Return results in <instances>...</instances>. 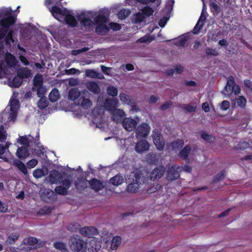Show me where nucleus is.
<instances>
[{"label": "nucleus", "mask_w": 252, "mask_h": 252, "mask_svg": "<svg viewBox=\"0 0 252 252\" xmlns=\"http://www.w3.org/2000/svg\"><path fill=\"white\" fill-rule=\"evenodd\" d=\"M0 40L4 39L5 45L10 47L14 43V32L11 28L16 22L17 15L11 7L0 8Z\"/></svg>", "instance_id": "nucleus-1"}, {"label": "nucleus", "mask_w": 252, "mask_h": 252, "mask_svg": "<svg viewBox=\"0 0 252 252\" xmlns=\"http://www.w3.org/2000/svg\"><path fill=\"white\" fill-rule=\"evenodd\" d=\"M70 250L74 252H87V246L83 238L78 235H72L69 240Z\"/></svg>", "instance_id": "nucleus-2"}, {"label": "nucleus", "mask_w": 252, "mask_h": 252, "mask_svg": "<svg viewBox=\"0 0 252 252\" xmlns=\"http://www.w3.org/2000/svg\"><path fill=\"white\" fill-rule=\"evenodd\" d=\"M240 87L235 84L234 77L231 75L229 76L224 88V92L222 93L225 95H230L233 93L234 94L238 95L240 93Z\"/></svg>", "instance_id": "nucleus-3"}, {"label": "nucleus", "mask_w": 252, "mask_h": 252, "mask_svg": "<svg viewBox=\"0 0 252 252\" xmlns=\"http://www.w3.org/2000/svg\"><path fill=\"white\" fill-rule=\"evenodd\" d=\"M130 176L132 181L127 185L126 191L129 193H135L139 188L141 175L138 173H134Z\"/></svg>", "instance_id": "nucleus-4"}, {"label": "nucleus", "mask_w": 252, "mask_h": 252, "mask_svg": "<svg viewBox=\"0 0 252 252\" xmlns=\"http://www.w3.org/2000/svg\"><path fill=\"white\" fill-rule=\"evenodd\" d=\"M152 136L157 149L159 151H162L164 148L165 141L161 132L158 129H154Z\"/></svg>", "instance_id": "nucleus-5"}, {"label": "nucleus", "mask_w": 252, "mask_h": 252, "mask_svg": "<svg viewBox=\"0 0 252 252\" xmlns=\"http://www.w3.org/2000/svg\"><path fill=\"white\" fill-rule=\"evenodd\" d=\"M183 171V167L174 164L168 167L167 170V179L170 181L177 180L180 177V173Z\"/></svg>", "instance_id": "nucleus-6"}, {"label": "nucleus", "mask_w": 252, "mask_h": 252, "mask_svg": "<svg viewBox=\"0 0 252 252\" xmlns=\"http://www.w3.org/2000/svg\"><path fill=\"white\" fill-rule=\"evenodd\" d=\"M150 126L147 123H143L138 126L136 130V136L138 138H144L147 136L150 131Z\"/></svg>", "instance_id": "nucleus-7"}, {"label": "nucleus", "mask_w": 252, "mask_h": 252, "mask_svg": "<svg viewBox=\"0 0 252 252\" xmlns=\"http://www.w3.org/2000/svg\"><path fill=\"white\" fill-rule=\"evenodd\" d=\"M137 124V122L136 120L129 117L124 118L122 121V125L124 128L128 131L133 130L136 128Z\"/></svg>", "instance_id": "nucleus-8"}, {"label": "nucleus", "mask_w": 252, "mask_h": 252, "mask_svg": "<svg viewBox=\"0 0 252 252\" xmlns=\"http://www.w3.org/2000/svg\"><path fill=\"white\" fill-rule=\"evenodd\" d=\"M165 168L163 166L156 167L151 172L149 179L151 181H156L159 179L164 174Z\"/></svg>", "instance_id": "nucleus-9"}, {"label": "nucleus", "mask_w": 252, "mask_h": 252, "mask_svg": "<svg viewBox=\"0 0 252 252\" xmlns=\"http://www.w3.org/2000/svg\"><path fill=\"white\" fill-rule=\"evenodd\" d=\"M80 233L82 235L89 238L98 234L97 229L93 226H87L80 229Z\"/></svg>", "instance_id": "nucleus-10"}, {"label": "nucleus", "mask_w": 252, "mask_h": 252, "mask_svg": "<svg viewBox=\"0 0 252 252\" xmlns=\"http://www.w3.org/2000/svg\"><path fill=\"white\" fill-rule=\"evenodd\" d=\"M87 181L89 182L91 189L95 192L101 190L104 188L102 182L95 178Z\"/></svg>", "instance_id": "nucleus-11"}, {"label": "nucleus", "mask_w": 252, "mask_h": 252, "mask_svg": "<svg viewBox=\"0 0 252 252\" xmlns=\"http://www.w3.org/2000/svg\"><path fill=\"white\" fill-rule=\"evenodd\" d=\"M49 11L51 13L53 16L58 19L59 15H62L63 16L65 14V12H67V9L66 8H61L56 5H54L51 7H48Z\"/></svg>", "instance_id": "nucleus-12"}, {"label": "nucleus", "mask_w": 252, "mask_h": 252, "mask_svg": "<svg viewBox=\"0 0 252 252\" xmlns=\"http://www.w3.org/2000/svg\"><path fill=\"white\" fill-rule=\"evenodd\" d=\"M119 101L117 98L106 99L104 102L106 109L111 113L118 105Z\"/></svg>", "instance_id": "nucleus-13"}, {"label": "nucleus", "mask_w": 252, "mask_h": 252, "mask_svg": "<svg viewBox=\"0 0 252 252\" xmlns=\"http://www.w3.org/2000/svg\"><path fill=\"white\" fill-rule=\"evenodd\" d=\"M85 86L87 89L95 94H100L101 90L98 84L94 81H88L86 83Z\"/></svg>", "instance_id": "nucleus-14"}, {"label": "nucleus", "mask_w": 252, "mask_h": 252, "mask_svg": "<svg viewBox=\"0 0 252 252\" xmlns=\"http://www.w3.org/2000/svg\"><path fill=\"white\" fill-rule=\"evenodd\" d=\"M64 20L66 23L71 27H75L78 24V22L74 16L70 14L69 11L67 9L65 14L63 15Z\"/></svg>", "instance_id": "nucleus-15"}, {"label": "nucleus", "mask_w": 252, "mask_h": 252, "mask_svg": "<svg viewBox=\"0 0 252 252\" xmlns=\"http://www.w3.org/2000/svg\"><path fill=\"white\" fill-rule=\"evenodd\" d=\"M49 178L51 184H57L58 181L62 180L63 176L59 171L54 170L50 172Z\"/></svg>", "instance_id": "nucleus-16"}, {"label": "nucleus", "mask_w": 252, "mask_h": 252, "mask_svg": "<svg viewBox=\"0 0 252 252\" xmlns=\"http://www.w3.org/2000/svg\"><path fill=\"white\" fill-rule=\"evenodd\" d=\"M135 149L137 153H142L149 150V144L147 140H143L137 143Z\"/></svg>", "instance_id": "nucleus-17"}, {"label": "nucleus", "mask_w": 252, "mask_h": 252, "mask_svg": "<svg viewBox=\"0 0 252 252\" xmlns=\"http://www.w3.org/2000/svg\"><path fill=\"white\" fill-rule=\"evenodd\" d=\"M77 18L82 26L92 27L94 25V22L89 18L85 17L83 13L79 15Z\"/></svg>", "instance_id": "nucleus-18"}, {"label": "nucleus", "mask_w": 252, "mask_h": 252, "mask_svg": "<svg viewBox=\"0 0 252 252\" xmlns=\"http://www.w3.org/2000/svg\"><path fill=\"white\" fill-rule=\"evenodd\" d=\"M28 147H29L24 146L18 148L16 152V156L19 158L21 159H25L29 156L30 153Z\"/></svg>", "instance_id": "nucleus-19"}, {"label": "nucleus", "mask_w": 252, "mask_h": 252, "mask_svg": "<svg viewBox=\"0 0 252 252\" xmlns=\"http://www.w3.org/2000/svg\"><path fill=\"white\" fill-rule=\"evenodd\" d=\"M111 114L113 120L117 122L121 121L126 115L125 111L120 109H116Z\"/></svg>", "instance_id": "nucleus-20"}, {"label": "nucleus", "mask_w": 252, "mask_h": 252, "mask_svg": "<svg viewBox=\"0 0 252 252\" xmlns=\"http://www.w3.org/2000/svg\"><path fill=\"white\" fill-rule=\"evenodd\" d=\"M81 92L76 88H71L68 92V98L72 101L78 99L81 96Z\"/></svg>", "instance_id": "nucleus-21"}, {"label": "nucleus", "mask_w": 252, "mask_h": 252, "mask_svg": "<svg viewBox=\"0 0 252 252\" xmlns=\"http://www.w3.org/2000/svg\"><path fill=\"white\" fill-rule=\"evenodd\" d=\"M190 151V146L189 145H187L180 151L178 154V156L184 160L188 159Z\"/></svg>", "instance_id": "nucleus-22"}, {"label": "nucleus", "mask_w": 252, "mask_h": 252, "mask_svg": "<svg viewBox=\"0 0 252 252\" xmlns=\"http://www.w3.org/2000/svg\"><path fill=\"white\" fill-rule=\"evenodd\" d=\"M95 32L98 34L104 35L109 31V28L106 24L96 25Z\"/></svg>", "instance_id": "nucleus-23"}, {"label": "nucleus", "mask_w": 252, "mask_h": 252, "mask_svg": "<svg viewBox=\"0 0 252 252\" xmlns=\"http://www.w3.org/2000/svg\"><path fill=\"white\" fill-rule=\"evenodd\" d=\"M5 61L7 65L9 67H14L16 64V58L11 53H9L6 55Z\"/></svg>", "instance_id": "nucleus-24"}, {"label": "nucleus", "mask_w": 252, "mask_h": 252, "mask_svg": "<svg viewBox=\"0 0 252 252\" xmlns=\"http://www.w3.org/2000/svg\"><path fill=\"white\" fill-rule=\"evenodd\" d=\"M31 71L28 68H23L18 70L17 75L23 80L24 78H28L31 76Z\"/></svg>", "instance_id": "nucleus-25"}, {"label": "nucleus", "mask_w": 252, "mask_h": 252, "mask_svg": "<svg viewBox=\"0 0 252 252\" xmlns=\"http://www.w3.org/2000/svg\"><path fill=\"white\" fill-rule=\"evenodd\" d=\"M144 188L146 190V193L151 194L155 192L156 191L160 189L162 187L159 184H154L153 186L151 187H150L148 185H145Z\"/></svg>", "instance_id": "nucleus-26"}, {"label": "nucleus", "mask_w": 252, "mask_h": 252, "mask_svg": "<svg viewBox=\"0 0 252 252\" xmlns=\"http://www.w3.org/2000/svg\"><path fill=\"white\" fill-rule=\"evenodd\" d=\"M110 182L113 185L117 186L121 185L123 183H124V179L123 176L121 174H119L111 178L110 179Z\"/></svg>", "instance_id": "nucleus-27"}, {"label": "nucleus", "mask_w": 252, "mask_h": 252, "mask_svg": "<svg viewBox=\"0 0 252 252\" xmlns=\"http://www.w3.org/2000/svg\"><path fill=\"white\" fill-rule=\"evenodd\" d=\"M146 160L149 164H155L157 163L158 159L155 154L150 153L147 155Z\"/></svg>", "instance_id": "nucleus-28"}, {"label": "nucleus", "mask_w": 252, "mask_h": 252, "mask_svg": "<svg viewBox=\"0 0 252 252\" xmlns=\"http://www.w3.org/2000/svg\"><path fill=\"white\" fill-rule=\"evenodd\" d=\"M53 246L56 249L62 252H69L66 248V244L63 242H55L53 244Z\"/></svg>", "instance_id": "nucleus-29"}, {"label": "nucleus", "mask_w": 252, "mask_h": 252, "mask_svg": "<svg viewBox=\"0 0 252 252\" xmlns=\"http://www.w3.org/2000/svg\"><path fill=\"white\" fill-rule=\"evenodd\" d=\"M170 146L173 150L179 149L182 148L184 145V141L182 139H178L172 141L170 144Z\"/></svg>", "instance_id": "nucleus-30"}, {"label": "nucleus", "mask_w": 252, "mask_h": 252, "mask_svg": "<svg viewBox=\"0 0 252 252\" xmlns=\"http://www.w3.org/2000/svg\"><path fill=\"white\" fill-rule=\"evenodd\" d=\"M90 246L89 249L91 252H97L100 250L101 244L99 242H96L93 240L90 242Z\"/></svg>", "instance_id": "nucleus-31"}, {"label": "nucleus", "mask_w": 252, "mask_h": 252, "mask_svg": "<svg viewBox=\"0 0 252 252\" xmlns=\"http://www.w3.org/2000/svg\"><path fill=\"white\" fill-rule=\"evenodd\" d=\"M49 98L52 102L57 101L60 98L58 90L57 89L52 90L49 95Z\"/></svg>", "instance_id": "nucleus-32"}, {"label": "nucleus", "mask_w": 252, "mask_h": 252, "mask_svg": "<svg viewBox=\"0 0 252 252\" xmlns=\"http://www.w3.org/2000/svg\"><path fill=\"white\" fill-rule=\"evenodd\" d=\"M14 165L24 175L28 174V172L27 167L21 160H17L16 161L14 162Z\"/></svg>", "instance_id": "nucleus-33"}, {"label": "nucleus", "mask_w": 252, "mask_h": 252, "mask_svg": "<svg viewBox=\"0 0 252 252\" xmlns=\"http://www.w3.org/2000/svg\"><path fill=\"white\" fill-rule=\"evenodd\" d=\"M94 24H105L107 22V18L106 16L102 14L97 15L94 19Z\"/></svg>", "instance_id": "nucleus-34"}, {"label": "nucleus", "mask_w": 252, "mask_h": 252, "mask_svg": "<svg viewBox=\"0 0 252 252\" xmlns=\"http://www.w3.org/2000/svg\"><path fill=\"white\" fill-rule=\"evenodd\" d=\"M120 100L125 104L128 105H131L133 100L131 99L130 96L126 94L125 93H121L119 95Z\"/></svg>", "instance_id": "nucleus-35"}, {"label": "nucleus", "mask_w": 252, "mask_h": 252, "mask_svg": "<svg viewBox=\"0 0 252 252\" xmlns=\"http://www.w3.org/2000/svg\"><path fill=\"white\" fill-rule=\"evenodd\" d=\"M33 86L36 88L43 87V79L41 75L35 76L33 79Z\"/></svg>", "instance_id": "nucleus-36"}, {"label": "nucleus", "mask_w": 252, "mask_h": 252, "mask_svg": "<svg viewBox=\"0 0 252 252\" xmlns=\"http://www.w3.org/2000/svg\"><path fill=\"white\" fill-rule=\"evenodd\" d=\"M121 237L120 236H115L113 238L111 245V249L113 250L117 249L118 247L121 243Z\"/></svg>", "instance_id": "nucleus-37"}, {"label": "nucleus", "mask_w": 252, "mask_h": 252, "mask_svg": "<svg viewBox=\"0 0 252 252\" xmlns=\"http://www.w3.org/2000/svg\"><path fill=\"white\" fill-rule=\"evenodd\" d=\"M48 105V101L47 98L44 97H40L37 102V106L40 109H44Z\"/></svg>", "instance_id": "nucleus-38"}, {"label": "nucleus", "mask_w": 252, "mask_h": 252, "mask_svg": "<svg viewBox=\"0 0 252 252\" xmlns=\"http://www.w3.org/2000/svg\"><path fill=\"white\" fill-rule=\"evenodd\" d=\"M236 101L238 106L241 108H245L246 107L247 99L243 96H239L238 97L236 98Z\"/></svg>", "instance_id": "nucleus-39"}, {"label": "nucleus", "mask_w": 252, "mask_h": 252, "mask_svg": "<svg viewBox=\"0 0 252 252\" xmlns=\"http://www.w3.org/2000/svg\"><path fill=\"white\" fill-rule=\"evenodd\" d=\"M55 194H58L62 195H66L68 194V191L65 188L62 186H57L55 189Z\"/></svg>", "instance_id": "nucleus-40"}, {"label": "nucleus", "mask_w": 252, "mask_h": 252, "mask_svg": "<svg viewBox=\"0 0 252 252\" xmlns=\"http://www.w3.org/2000/svg\"><path fill=\"white\" fill-rule=\"evenodd\" d=\"M23 80L17 75V76L13 77L12 80V87L14 88H19L23 83Z\"/></svg>", "instance_id": "nucleus-41"}, {"label": "nucleus", "mask_w": 252, "mask_h": 252, "mask_svg": "<svg viewBox=\"0 0 252 252\" xmlns=\"http://www.w3.org/2000/svg\"><path fill=\"white\" fill-rule=\"evenodd\" d=\"M201 137L206 141L209 143H213L216 139L215 137L206 133L204 132H202L201 134Z\"/></svg>", "instance_id": "nucleus-42"}, {"label": "nucleus", "mask_w": 252, "mask_h": 252, "mask_svg": "<svg viewBox=\"0 0 252 252\" xmlns=\"http://www.w3.org/2000/svg\"><path fill=\"white\" fill-rule=\"evenodd\" d=\"M19 107V101L17 99H13L10 101V110L17 111Z\"/></svg>", "instance_id": "nucleus-43"}, {"label": "nucleus", "mask_w": 252, "mask_h": 252, "mask_svg": "<svg viewBox=\"0 0 252 252\" xmlns=\"http://www.w3.org/2000/svg\"><path fill=\"white\" fill-rule=\"evenodd\" d=\"M106 91L108 95L113 97L116 96L118 94L117 89L113 86L107 87Z\"/></svg>", "instance_id": "nucleus-44"}, {"label": "nucleus", "mask_w": 252, "mask_h": 252, "mask_svg": "<svg viewBox=\"0 0 252 252\" xmlns=\"http://www.w3.org/2000/svg\"><path fill=\"white\" fill-rule=\"evenodd\" d=\"M225 175V171L223 170L220 173L217 174L216 175L214 176L213 179V182L214 183H217L219 181L223 179Z\"/></svg>", "instance_id": "nucleus-45"}, {"label": "nucleus", "mask_w": 252, "mask_h": 252, "mask_svg": "<svg viewBox=\"0 0 252 252\" xmlns=\"http://www.w3.org/2000/svg\"><path fill=\"white\" fill-rule=\"evenodd\" d=\"M92 104V101L88 98H83L80 105L84 109H88L90 108Z\"/></svg>", "instance_id": "nucleus-46"}, {"label": "nucleus", "mask_w": 252, "mask_h": 252, "mask_svg": "<svg viewBox=\"0 0 252 252\" xmlns=\"http://www.w3.org/2000/svg\"><path fill=\"white\" fill-rule=\"evenodd\" d=\"M206 54L208 56H218L219 55V53L217 51L216 49H213L210 47H207L206 48Z\"/></svg>", "instance_id": "nucleus-47"}, {"label": "nucleus", "mask_w": 252, "mask_h": 252, "mask_svg": "<svg viewBox=\"0 0 252 252\" xmlns=\"http://www.w3.org/2000/svg\"><path fill=\"white\" fill-rule=\"evenodd\" d=\"M18 142L24 145V147H29L30 145V141L26 135L20 136Z\"/></svg>", "instance_id": "nucleus-48"}, {"label": "nucleus", "mask_w": 252, "mask_h": 252, "mask_svg": "<svg viewBox=\"0 0 252 252\" xmlns=\"http://www.w3.org/2000/svg\"><path fill=\"white\" fill-rule=\"evenodd\" d=\"M182 108L187 112H193L195 111L196 107L195 106L191 105L189 104H183Z\"/></svg>", "instance_id": "nucleus-49"}, {"label": "nucleus", "mask_w": 252, "mask_h": 252, "mask_svg": "<svg viewBox=\"0 0 252 252\" xmlns=\"http://www.w3.org/2000/svg\"><path fill=\"white\" fill-rule=\"evenodd\" d=\"M80 224L78 223L75 222L72 224H70L67 226V230L71 232H75L77 230H80Z\"/></svg>", "instance_id": "nucleus-50"}, {"label": "nucleus", "mask_w": 252, "mask_h": 252, "mask_svg": "<svg viewBox=\"0 0 252 252\" xmlns=\"http://www.w3.org/2000/svg\"><path fill=\"white\" fill-rule=\"evenodd\" d=\"M154 38L151 35L144 36L137 40L140 43L150 42L154 40Z\"/></svg>", "instance_id": "nucleus-51"}, {"label": "nucleus", "mask_w": 252, "mask_h": 252, "mask_svg": "<svg viewBox=\"0 0 252 252\" xmlns=\"http://www.w3.org/2000/svg\"><path fill=\"white\" fill-rule=\"evenodd\" d=\"M142 13L146 16H150L153 15L154 10L152 7L147 6L143 8Z\"/></svg>", "instance_id": "nucleus-52"}, {"label": "nucleus", "mask_w": 252, "mask_h": 252, "mask_svg": "<svg viewBox=\"0 0 252 252\" xmlns=\"http://www.w3.org/2000/svg\"><path fill=\"white\" fill-rule=\"evenodd\" d=\"M33 176L34 178L38 179L44 176V173L42 169H37L33 171Z\"/></svg>", "instance_id": "nucleus-53"}, {"label": "nucleus", "mask_w": 252, "mask_h": 252, "mask_svg": "<svg viewBox=\"0 0 252 252\" xmlns=\"http://www.w3.org/2000/svg\"><path fill=\"white\" fill-rule=\"evenodd\" d=\"M7 134L5 130H4V127L3 126H0V142H4L6 139Z\"/></svg>", "instance_id": "nucleus-54"}, {"label": "nucleus", "mask_w": 252, "mask_h": 252, "mask_svg": "<svg viewBox=\"0 0 252 252\" xmlns=\"http://www.w3.org/2000/svg\"><path fill=\"white\" fill-rule=\"evenodd\" d=\"M44 194L49 199H53L56 195L55 192L50 189H45L44 191Z\"/></svg>", "instance_id": "nucleus-55"}, {"label": "nucleus", "mask_w": 252, "mask_h": 252, "mask_svg": "<svg viewBox=\"0 0 252 252\" xmlns=\"http://www.w3.org/2000/svg\"><path fill=\"white\" fill-rule=\"evenodd\" d=\"M130 13V10H126V9H122L119 12V16L122 19H125L127 17Z\"/></svg>", "instance_id": "nucleus-56"}, {"label": "nucleus", "mask_w": 252, "mask_h": 252, "mask_svg": "<svg viewBox=\"0 0 252 252\" xmlns=\"http://www.w3.org/2000/svg\"><path fill=\"white\" fill-rule=\"evenodd\" d=\"M86 75L87 76L90 77L91 78H96L97 75H98V72L94 70L90 69L87 70Z\"/></svg>", "instance_id": "nucleus-57"}, {"label": "nucleus", "mask_w": 252, "mask_h": 252, "mask_svg": "<svg viewBox=\"0 0 252 252\" xmlns=\"http://www.w3.org/2000/svg\"><path fill=\"white\" fill-rule=\"evenodd\" d=\"M210 9L212 11H215L217 14L220 12V7L217 3L214 2H211L210 4Z\"/></svg>", "instance_id": "nucleus-58"}, {"label": "nucleus", "mask_w": 252, "mask_h": 252, "mask_svg": "<svg viewBox=\"0 0 252 252\" xmlns=\"http://www.w3.org/2000/svg\"><path fill=\"white\" fill-rule=\"evenodd\" d=\"M109 26L111 29L114 31H118L121 29V26L118 23L111 22L109 23Z\"/></svg>", "instance_id": "nucleus-59"}, {"label": "nucleus", "mask_w": 252, "mask_h": 252, "mask_svg": "<svg viewBox=\"0 0 252 252\" xmlns=\"http://www.w3.org/2000/svg\"><path fill=\"white\" fill-rule=\"evenodd\" d=\"M38 242V240L36 238L33 237H28L26 240V243L31 246H34Z\"/></svg>", "instance_id": "nucleus-60"}, {"label": "nucleus", "mask_w": 252, "mask_h": 252, "mask_svg": "<svg viewBox=\"0 0 252 252\" xmlns=\"http://www.w3.org/2000/svg\"><path fill=\"white\" fill-rule=\"evenodd\" d=\"M19 237V235L12 233L8 236V240L10 244H14L18 239Z\"/></svg>", "instance_id": "nucleus-61"}, {"label": "nucleus", "mask_w": 252, "mask_h": 252, "mask_svg": "<svg viewBox=\"0 0 252 252\" xmlns=\"http://www.w3.org/2000/svg\"><path fill=\"white\" fill-rule=\"evenodd\" d=\"M203 27V26L202 24H200V23H198L197 22L196 25L195 26V27L193 28V33L194 34H198L199 32H200V31L201 30V29Z\"/></svg>", "instance_id": "nucleus-62"}, {"label": "nucleus", "mask_w": 252, "mask_h": 252, "mask_svg": "<svg viewBox=\"0 0 252 252\" xmlns=\"http://www.w3.org/2000/svg\"><path fill=\"white\" fill-rule=\"evenodd\" d=\"M38 163V161L35 159H32L30 160L27 163V165L28 168H32L34 167Z\"/></svg>", "instance_id": "nucleus-63"}, {"label": "nucleus", "mask_w": 252, "mask_h": 252, "mask_svg": "<svg viewBox=\"0 0 252 252\" xmlns=\"http://www.w3.org/2000/svg\"><path fill=\"white\" fill-rule=\"evenodd\" d=\"M63 187H64L68 190L71 185L70 181L69 179H65L62 181Z\"/></svg>", "instance_id": "nucleus-64"}]
</instances>
